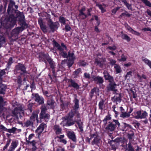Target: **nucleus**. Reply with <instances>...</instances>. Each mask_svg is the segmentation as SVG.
Segmentation results:
<instances>
[{
  "label": "nucleus",
  "mask_w": 151,
  "mask_h": 151,
  "mask_svg": "<svg viewBox=\"0 0 151 151\" xmlns=\"http://www.w3.org/2000/svg\"><path fill=\"white\" fill-rule=\"evenodd\" d=\"M34 136V134H30L29 137V138H28V139H29V140H27V142L28 143H29V142H30L29 141V140L31 139Z\"/></svg>",
  "instance_id": "nucleus-56"
},
{
  "label": "nucleus",
  "mask_w": 151,
  "mask_h": 151,
  "mask_svg": "<svg viewBox=\"0 0 151 151\" xmlns=\"http://www.w3.org/2000/svg\"><path fill=\"white\" fill-rule=\"evenodd\" d=\"M116 84L115 83H111L108 87V89L109 91H112L116 92L117 91L116 89Z\"/></svg>",
  "instance_id": "nucleus-13"
},
{
  "label": "nucleus",
  "mask_w": 151,
  "mask_h": 151,
  "mask_svg": "<svg viewBox=\"0 0 151 151\" xmlns=\"http://www.w3.org/2000/svg\"><path fill=\"white\" fill-rule=\"evenodd\" d=\"M115 128V125L111 123L109 124L106 129H107L109 130L110 131H113L114 130Z\"/></svg>",
  "instance_id": "nucleus-21"
},
{
  "label": "nucleus",
  "mask_w": 151,
  "mask_h": 151,
  "mask_svg": "<svg viewBox=\"0 0 151 151\" xmlns=\"http://www.w3.org/2000/svg\"><path fill=\"white\" fill-rule=\"evenodd\" d=\"M5 42V38L4 37H1L0 38V43L3 44Z\"/></svg>",
  "instance_id": "nucleus-48"
},
{
  "label": "nucleus",
  "mask_w": 151,
  "mask_h": 151,
  "mask_svg": "<svg viewBox=\"0 0 151 151\" xmlns=\"http://www.w3.org/2000/svg\"><path fill=\"white\" fill-rule=\"evenodd\" d=\"M58 24V22H55L53 23L50 20L49 23V27L52 32H53L55 29L57 28Z\"/></svg>",
  "instance_id": "nucleus-10"
},
{
  "label": "nucleus",
  "mask_w": 151,
  "mask_h": 151,
  "mask_svg": "<svg viewBox=\"0 0 151 151\" xmlns=\"http://www.w3.org/2000/svg\"><path fill=\"white\" fill-rule=\"evenodd\" d=\"M116 47L115 46H110L109 47H108V48L109 49V50H114L116 49Z\"/></svg>",
  "instance_id": "nucleus-55"
},
{
  "label": "nucleus",
  "mask_w": 151,
  "mask_h": 151,
  "mask_svg": "<svg viewBox=\"0 0 151 151\" xmlns=\"http://www.w3.org/2000/svg\"><path fill=\"white\" fill-rule=\"evenodd\" d=\"M131 33L137 36H139L140 35V33L138 32H137L136 31L134 30H133Z\"/></svg>",
  "instance_id": "nucleus-53"
},
{
  "label": "nucleus",
  "mask_w": 151,
  "mask_h": 151,
  "mask_svg": "<svg viewBox=\"0 0 151 151\" xmlns=\"http://www.w3.org/2000/svg\"><path fill=\"white\" fill-rule=\"evenodd\" d=\"M93 78L94 81L99 83H102L103 82L102 78L98 76L96 77L93 76Z\"/></svg>",
  "instance_id": "nucleus-20"
},
{
  "label": "nucleus",
  "mask_w": 151,
  "mask_h": 151,
  "mask_svg": "<svg viewBox=\"0 0 151 151\" xmlns=\"http://www.w3.org/2000/svg\"><path fill=\"white\" fill-rule=\"evenodd\" d=\"M47 60L49 62V64L50 65L51 68H53L54 67V62L50 58H47Z\"/></svg>",
  "instance_id": "nucleus-30"
},
{
  "label": "nucleus",
  "mask_w": 151,
  "mask_h": 151,
  "mask_svg": "<svg viewBox=\"0 0 151 151\" xmlns=\"http://www.w3.org/2000/svg\"><path fill=\"white\" fill-rule=\"evenodd\" d=\"M35 119L37 121V122H38V113L37 112H34L32 116L30 117V119L31 120V121L29 120H28L25 123V125L27 127L30 125H32L33 124V122L32 121L35 120Z\"/></svg>",
  "instance_id": "nucleus-3"
},
{
  "label": "nucleus",
  "mask_w": 151,
  "mask_h": 151,
  "mask_svg": "<svg viewBox=\"0 0 151 151\" xmlns=\"http://www.w3.org/2000/svg\"><path fill=\"white\" fill-rule=\"evenodd\" d=\"M60 141L61 142L63 143L64 144H66L67 143L66 141L65 140L63 139H61L60 140Z\"/></svg>",
  "instance_id": "nucleus-64"
},
{
  "label": "nucleus",
  "mask_w": 151,
  "mask_h": 151,
  "mask_svg": "<svg viewBox=\"0 0 151 151\" xmlns=\"http://www.w3.org/2000/svg\"><path fill=\"white\" fill-rule=\"evenodd\" d=\"M132 72L129 71L127 73V75L125 76V78H130L132 76Z\"/></svg>",
  "instance_id": "nucleus-50"
},
{
  "label": "nucleus",
  "mask_w": 151,
  "mask_h": 151,
  "mask_svg": "<svg viewBox=\"0 0 151 151\" xmlns=\"http://www.w3.org/2000/svg\"><path fill=\"white\" fill-rule=\"evenodd\" d=\"M94 19H95L97 21V24L99 26L100 23V22L99 19L98 17L96 15L94 16Z\"/></svg>",
  "instance_id": "nucleus-45"
},
{
  "label": "nucleus",
  "mask_w": 151,
  "mask_h": 151,
  "mask_svg": "<svg viewBox=\"0 0 151 151\" xmlns=\"http://www.w3.org/2000/svg\"><path fill=\"white\" fill-rule=\"evenodd\" d=\"M74 116H76L77 118L79 117V113L75 109L72 110L69 113L68 116L67 117L69 118H72Z\"/></svg>",
  "instance_id": "nucleus-9"
},
{
  "label": "nucleus",
  "mask_w": 151,
  "mask_h": 151,
  "mask_svg": "<svg viewBox=\"0 0 151 151\" xmlns=\"http://www.w3.org/2000/svg\"><path fill=\"white\" fill-rule=\"evenodd\" d=\"M71 86L74 88L78 89L79 88V86L73 81L71 80L70 81Z\"/></svg>",
  "instance_id": "nucleus-27"
},
{
  "label": "nucleus",
  "mask_w": 151,
  "mask_h": 151,
  "mask_svg": "<svg viewBox=\"0 0 151 151\" xmlns=\"http://www.w3.org/2000/svg\"><path fill=\"white\" fill-rule=\"evenodd\" d=\"M23 108L22 107H18L15 108L13 111V114L14 115L17 117H21L22 116L21 114H23Z\"/></svg>",
  "instance_id": "nucleus-4"
},
{
  "label": "nucleus",
  "mask_w": 151,
  "mask_h": 151,
  "mask_svg": "<svg viewBox=\"0 0 151 151\" xmlns=\"http://www.w3.org/2000/svg\"><path fill=\"white\" fill-rule=\"evenodd\" d=\"M65 29L67 31H69L71 29V28L68 25H66L65 26Z\"/></svg>",
  "instance_id": "nucleus-58"
},
{
  "label": "nucleus",
  "mask_w": 151,
  "mask_h": 151,
  "mask_svg": "<svg viewBox=\"0 0 151 151\" xmlns=\"http://www.w3.org/2000/svg\"><path fill=\"white\" fill-rule=\"evenodd\" d=\"M126 150L128 151H134V149L131 145V143L130 142L126 145Z\"/></svg>",
  "instance_id": "nucleus-24"
},
{
  "label": "nucleus",
  "mask_w": 151,
  "mask_h": 151,
  "mask_svg": "<svg viewBox=\"0 0 151 151\" xmlns=\"http://www.w3.org/2000/svg\"><path fill=\"white\" fill-rule=\"evenodd\" d=\"M10 142V140L8 141L7 142L6 145L4 146L3 148V150H4L6 149L8 146H9Z\"/></svg>",
  "instance_id": "nucleus-47"
},
{
  "label": "nucleus",
  "mask_w": 151,
  "mask_h": 151,
  "mask_svg": "<svg viewBox=\"0 0 151 151\" xmlns=\"http://www.w3.org/2000/svg\"><path fill=\"white\" fill-rule=\"evenodd\" d=\"M147 113L146 111H144L142 113H141L140 119L145 118L147 117Z\"/></svg>",
  "instance_id": "nucleus-41"
},
{
  "label": "nucleus",
  "mask_w": 151,
  "mask_h": 151,
  "mask_svg": "<svg viewBox=\"0 0 151 151\" xmlns=\"http://www.w3.org/2000/svg\"><path fill=\"white\" fill-rule=\"evenodd\" d=\"M15 2L12 1H10L9 4V5L7 11L9 12L13 7V6L15 5Z\"/></svg>",
  "instance_id": "nucleus-25"
},
{
  "label": "nucleus",
  "mask_w": 151,
  "mask_h": 151,
  "mask_svg": "<svg viewBox=\"0 0 151 151\" xmlns=\"http://www.w3.org/2000/svg\"><path fill=\"white\" fill-rule=\"evenodd\" d=\"M110 62L111 64H112V65H113L114 64L116 63V61L113 59H111L110 60Z\"/></svg>",
  "instance_id": "nucleus-62"
},
{
  "label": "nucleus",
  "mask_w": 151,
  "mask_h": 151,
  "mask_svg": "<svg viewBox=\"0 0 151 151\" xmlns=\"http://www.w3.org/2000/svg\"><path fill=\"white\" fill-rule=\"evenodd\" d=\"M78 124L79 127L81 131H83V127L81 125V124H80L79 122H78Z\"/></svg>",
  "instance_id": "nucleus-60"
},
{
  "label": "nucleus",
  "mask_w": 151,
  "mask_h": 151,
  "mask_svg": "<svg viewBox=\"0 0 151 151\" xmlns=\"http://www.w3.org/2000/svg\"><path fill=\"white\" fill-rule=\"evenodd\" d=\"M40 27L42 30L44 32H47L46 27L45 26H44V25H42L40 26Z\"/></svg>",
  "instance_id": "nucleus-51"
},
{
  "label": "nucleus",
  "mask_w": 151,
  "mask_h": 151,
  "mask_svg": "<svg viewBox=\"0 0 151 151\" xmlns=\"http://www.w3.org/2000/svg\"><path fill=\"white\" fill-rule=\"evenodd\" d=\"M86 10V9L85 7H83L80 11V14H79V16L80 18L82 19H85L87 17L88 15L86 14L85 13L83 14L82 13L83 11H85Z\"/></svg>",
  "instance_id": "nucleus-14"
},
{
  "label": "nucleus",
  "mask_w": 151,
  "mask_h": 151,
  "mask_svg": "<svg viewBox=\"0 0 151 151\" xmlns=\"http://www.w3.org/2000/svg\"><path fill=\"white\" fill-rule=\"evenodd\" d=\"M104 77L106 80H109L110 82H112L113 81V78L109 75L106 71H104L103 73Z\"/></svg>",
  "instance_id": "nucleus-12"
},
{
  "label": "nucleus",
  "mask_w": 151,
  "mask_h": 151,
  "mask_svg": "<svg viewBox=\"0 0 151 151\" xmlns=\"http://www.w3.org/2000/svg\"><path fill=\"white\" fill-rule=\"evenodd\" d=\"M96 6H98L101 10V13H104L106 12V10L105 9V8L106 7V6L104 4H96Z\"/></svg>",
  "instance_id": "nucleus-17"
},
{
  "label": "nucleus",
  "mask_w": 151,
  "mask_h": 151,
  "mask_svg": "<svg viewBox=\"0 0 151 151\" xmlns=\"http://www.w3.org/2000/svg\"><path fill=\"white\" fill-rule=\"evenodd\" d=\"M142 60L148 65L151 69V61L146 58H143Z\"/></svg>",
  "instance_id": "nucleus-23"
},
{
  "label": "nucleus",
  "mask_w": 151,
  "mask_h": 151,
  "mask_svg": "<svg viewBox=\"0 0 151 151\" xmlns=\"http://www.w3.org/2000/svg\"><path fill=\"white\" fill-rule=\"evenodd\" d=\"M121 37L123 39L126 40L128 41H130V37L126 34H122Z\"/></svg>",
  "instance_id": "nucleus-35"
},
{
  "label": "nucleus",
  "mask_w": 151,
  "mask_h": 151,
  "mask_svg": "<svg viewBox=\"0 0 151 151\" xmlns=\"http://www.w3.org/2000/svg\"><path fill=\"white\" fill-rule=\"evenodd\" d=\"M46 127V125L44 124H41L38 127L36 130V132L40 134L43 131L44 129Z\"/></svg>",
  "instance_id": "nucleus-11"
},
{
  "label": "nucleus",
  "mask_w": 151,
  "mask_h": 151,
  "mask_svg": "<svg viewBox=\"0 0 151 151\" xmlns=\"http://www.w3.org/2000/svg\"><path fill=\"white\" fill-rule=\"evenodd\" d=\"M17 130V128L15 127H13L12 129H7V132L10 133H14Z\"/></svg>",
  "instance_id": "nucleus-36"
},
{
  "label": "nucleus",
  "mask_w": 151,
  "mask_h": 151,
  "mask_svg": "<svg viewBox=\"0 0 151 151\" xmlns=\"http://www.w3.org/2000/svg\"><path fill=\"white\" fill-rule=\"evenodd\" d=\"M114 68L117 73H120L122 71L120 67L118 65H116L114 66Z\"/></svg>",
  "instance_id": "nucleus-31"
},
{
  "label": "nucleus",
  "mask_w": 151,
  "mask_h": 151,
  "mask_svg": "<svg viewBox=\"0 0 151 151\" xmlns=\"http://www.w3.org/2000/svg\"><path fill=\"white\" fill-rule=\"evenodd\" d=\"M74 102L75 105L74 106V109L76 110V109H78V100L76 99H75L74 100Z\"/></svg>",
  "instance_id": "nucleus-33"
},
{
  "label": "nucleus",
  "mask_w": 151,
  "mask_h": 151,
  "mask_svg": "<svg viewBox=\"0 0 151 151\" xmlns=\"http://www.w3.org/2000/svg\"><path fill=\"white\" fill-rule=\"evenodd\" d=\"M125 5L128 8V9H131L132 8L130 4L127 3V4H126V5Z\"/></svg>",
  "instance_id": "nucleus-63"
},
{
  "label": "nucleus",
  "mask_w": 151,
  "mask_h": 151,
  "mask_svg": "<svg viewBox=\"0 0 151 151\" xmlns=\"http://www.w3.org/2000/svg\"><path fill=\"white\" fill-rule=\"evenodd\" d=\"M104 102L103 101H101L99 104V108L101 109L102 110L104 108Z\"/></svg>",
  "instance_id": "nucleus-40"
},
{
  "label": "nucleus",
  "mask_w": 151,
  "mask_h": 151,
  "mask_svg": "<svg viewBox=\"0 0 151 151\" xmlns=\"http://www.w3.org/2000/svg\"><path fill=\"white\" fill-rule=\"evenodd\" d=\"M131 15L128 13L127 12H125L124 13H122L120 16V17H122L124 16H126L129 17Z\"/></svg>",
  "instance_id": "nucleus-39"
},
{
  "label": "nucleus",
  "mask_w": 151,
  "mask_h": 151,
  "mask_svg": "<svg viewBox=\"0 0 151 151\" xmlns=\"http://www.w3.org/2000/svg\"><path fill=\"white\" fill-rule=\"evenodd\" d=\"M77 122L76 120L73 121L72 119V118H68V126H70L73 125L75 122Z\"/></svg>",
  "instance_id": "nucleus-26"
},
{
  "label": "nucleus",
  "mask_w": 151,
  "mask_h": 151,
  "mask_svg": "<svg viewBox=\"0 0 151 151\" xmlns=\"http://www.w3.org/2000/svg\"><path fill=\"white\" fill-rule=\"evenodd\" d=\"M120 8L119 7H117L113 9L112 11V13L114 14L116 13L117 10H118Z\"/></svg>",
  "instance_id": "nucleus-49"
},
{
  "label": "nucleus",
  "mask_w": 151,
  "mask_h": 151,
  "mask_svg": "<svg viewBox=\"0 0 151 151\" xmlns=\"http://www.w3.org/2000/svg\"><path fill=\"white\" fill-rule=\"evenodd\" d=\"M47 105L49 106V107L52 108L54 107V101L52 99H49L47 100Z\"/></svg>",
  "instance_id": "nucleus-22"
},
{
  "label": "nucleus",
  "mask_w": 151,
  "mask_h": 151,
  "mask_svg": "<svg viewBox=\"0 0 151 151\" xmlns=\"http://www.w3.org/2000/svg\"><path fill=\"white\" fill-rule=\"evenodd\" d=\"M81 69L80 68L76 70L73 73V75L75 77H76L81 72Z\"/></svg>",
  "instance_id": "nucleus-37"
},
{
  "label": "nucleus",
  "mask_w": 151,
  "mask_h": 151,
  "mask_svg": "<svg viewBox=\"0 0 151 151\" xmlns=\"http://www.w3.org/2000/svg\"><path fill=\"white\" fill-rule=\"evenodd\" d=\"M17 146V145L15 142H12L11 145V147L9 151H12L14 150Z\"/></svg>",
  "instance_id": "nucleus-28"
},
{
  "label": "nucleus",
  "mask_w": 151,
  "mask_h": 151,
  "mask_svg": "<svg viewBox=\"0 0 151 151\" xmlns=\"http://www.w3.org/2000/svg\"><path fill=\"white\" fill-rule=\"evenodd\" d=\"M6 88L5 85L0 83V94H4Z\"/></svg>",
  "instance_id": "nucleus-18"
},
{
  "label": "nucleus",
  "mask_w": 151,
  "mask_h": 151,
  "mask_svg": "<svg viewBox=\"0 0 151 151\" xmlns=\"http://www.w3.org/2000/svg\"><path fill=\"white\" fill-rule=\"evenodd\" d=\"M41 117L42 118L43 117V115L45 114V111L46 110V108L45 106H43L41 107Z\"/></svg>",
  "instance_id": "nucleus-34"
},
{
  "label": "nucleus",
  "mask_w": 151,
  "mask_h": 151,
  "mask_svg": "<svg viewBox=\"0 0 151 151\" xmlns=\"http://www.w3.org/2000/svg\"><path fill=\"white\" fill-rule=\"evenodd\" d=\"M12 60V58H9L8 63V66L10 65L11 64L13 63Z\"/></svg>",
  "instance_id": "nucleus-52"
},
{
  "label": "nucleus",
  "mask_w": 151,
  "mask_h": 151,
  "mask_svg": "<svg viewBox=\"0 0 151 151\" xmlns=\"http://www.w3.org/2000/svg\"><path fill=\"white\" fill-rule=\"evenodd\" d=\"M68 136L69 138L71 139L73 141H75L76 140L75 135L73 132H68Z\"/></svg>",
  "instance_id": "nucleus-15"
},
{
  "label": "nucleus",
  "mask_w": 151,
  "mask_h": 151,
  "mask_svg": "<svg viewBox=\"0 0 151 151\" xmlns=\"http://www.w3.org/2000/svg\"><path fill=\"white\" fill-rule=\"evenodd\" d=\"M16 69L17 70H21L22 72L21 73V75L23 74L24 76H28L27 73L25 72V68L23 65L20 63L18 64V65L16 66Z\"/></svg>",
  "instance_id": "nucleus-6"
},
{
  "label": "nucleus",
  "mask_w": 151,
  "mask_h": 151,
  "mask_svg": "<svg viewBox=\"0 0 151 151\" xmlns=\"http://www.w3.org/2000/svg\"><path fill=\"white\" fill-rule=\"evenodd\" d=\"M125 27L131 33H132L133 30L131 27L129 26L127 24L125 25Z\"/></svg>",
  "instance_id": "nucleus-46"
},
{
  "label": "nucleus",
  "mask_w": 151,
  "mask_h": 151,
  "mask_svg": "<svg viewBox=\"0 0 151 151\" xmlns=\"http://www.w3.org/2000/svg\"><path fill=\"white\" fill-rule=\"evenodd\" d=\"M62 121L60 123V124L63 127L68 126V118L66 116L63 117L62 118Z\"/></svg>",
  "instance_id": "nucleus-16"
},
{
  "label": "nucleus",
  "mask_w": 151,
  "mask_h": 151,
  "mask_svg": "<svg viewBox=\"0 0 151 151\" xmlns=\"http://www.w3.org/2000/svg\"><path fill=\"white\" fill-rule=\"evenodd\" d=\"M43 117H41V113L40 114V119H44L46 121H48V119L49 118V115L47 114H46L45 112V114L43 115Z\"/></svg>",
  "instance_id": "nucleus-29"
},
{
  "label": "nucleus",
  "mask_w": 151,
  "mask_h": 151,
  "mask_svg": "<svg viewBox=\"0 0 151 151\" xmlns=\"http://www.w3.org/2000/svg\"><path fill=\"white\" fill-rule=\"evenodd\" d=\"M134 114L135 115V117L136 119H140V116L141 114V111H138L136 112H134Z\"/></svg>",
  "instance_id": "nucleus-32"
},
{
  "label": "nucleus",
  "mask_w": 151,
  "mask_h": 151,
  "mask_svg": "<svg viewBox=\"0 0 151 151\" xmlns=\"http://www.w3.org/2000/svg\"><path fill=\"white\" fill-rule=\"evenodd\" d=\"M92 9L91 8L88 9L87 12V15H91V14L90 13V12L92 11Z\"/></svg>",
  "instance_id": "nucleus-57"
},
{
  "label": "nucleus",
  "mask_w": 151,
  "mask_h": 151,
  "mask_svg": "<svg viewBox=\"0 0 151 151\" xmlns=\"http://www.w3.org/2000/svg\"><path fill=\"white\" fill-rule=\"evenodd\" d=\"M33 98L35 101L39 103V104H43L44 102L43 98L42 96H39L37 94H35L34 96L33 97Z\"/></svg>",
  "instance_id": "nucleus-7"
},
{
  "label": "nucleus",
  "mask_w": 151,
  "mask_h": 151,
  "mask_svg": "<svg viewBox=\"0 0 151 151\" xmlns=\"http://www.w3.org/2000/svg\"><path fill=\"white\" fill-rule=\"evenodd\" d=\"M129 116V114L126 112H122L120 115V116L123 118L128 117Z\"/></svg>",
  "instance_id": "nucleus-38"
},
{
  "label": "nucleus",
  "mask_w": 151,
  "mask_h": 151,
  "mask_svg": "<svg viewBox=\"0 0 151 151\" xmlns=\"http://www.w3.org/2000/svg\"><path fill=\"white\" fill-rule=\"evenodd\" d=\"M73 55L74 54L73 53H69L68 54V56L70 57L71 60H73L74 59Z\"/></svg>",
  "instance_id": "nucleus-54"
},
{
  "label": "nucleus",
  "mask_w": 151,
  "mask_h": 151,
  "mask_svg": "<svg viewBox=\"0 0 151 151\" xmlns=\"http://www.w3.org/2000/svg\"><path fill=\"white\" fill-rule=\"evenodd\" d=\"M121 96L120 93H116L114 96L112 98V100L117 104L118 103H119L121 102Z\"/></svg>",
  "instance_id": "nucleus-8"
},
{
  "label": "nucleus",
  "mask_w": 151,
  "mask_h": 151,
  "mask_svg": "<svg viewBox=\"0 0 151 151\" xmlns=\"http://www.w3.org/2000/svg\"><path fill=\"white\" fill-rule=\"evenodd\" d=\"M91 138H93L91 142L92 145H96L98 146H99L101 141L97 134H94L91 135Z\"/></svg>",
  "instance_id": "nucleus-5"
},
{
  "label": "nucleus",
  "mask_w": 151,
  "mask_h": 151,
  "mask_svg": "<svg viewBox=\"0 0 151 151\" xmlns=\"http://www.w3.org/2000/svg\"><path fill=\"white\" fill-rule=\"evenodd\" d=\"M98 25L96 26L95 27L94 30L95 31L98 33L100 31L98 29Z\"/></svg>",
  "instance_id": "nucleus-59"
},
{
  "label": "nucleus",
  "mask_w": 151,
  "mask_h": 151,
  "mask_svg": "<svg viewBox=\"0 0 151 151\" xmlns=\"http://www.w3.org/2000/svg\"><path fill=\"white\" fill-rule=\"evenodd\" d=\"M147 6L151 7V3L147 0H142Z\"/></svg>",
  "instance_id": "nucleus-44"
},
{
  "label": "nucleus",
  "mask_w": 151,
  "mask_h": 151,
  "mask_svg": "<svg viewBox=\"0 0 151 151\" xmlns=\"http://www.w3.org/2000/svg\"><path fill=\"white\" fill-rule=\"evenodd\" d=\"M59 21L61 23H62L64 24L65 23V19L63 17H60Z\"/></svg>",
  "instance_id": "nucleus-42"
},
{
  "label": "nucleus",
  "mask_w": 151,
  "mask_h": 151,
  "mask_svg": "<svg viewBox=\"0 0 151 151\" xmlns=\"http://www.w3.org/2000/svg\"><path fill=\"white\" fill-rule=\"evenodd\" d=\"M38 23L40 26L43 25L42 20L41 19H40L38 20Z\"/></svg>",
  "instance_id": "nucleus-61"
},
{
  "label": "nucleus",
  "mask_w": 151,
  "mask_h": 151,
  "mask_svg": "<svg viewBox=\"0 0 151 151\" xmlns=\"http://www.w3.org/2000/svg\"><path fill=\"white\" fill-rule=\"evenodd\" d=\"M102 61L100 58H98L96 59L95 62L97 64V65H100L101 64V62Z\"/></svg>",
  "instance_id": "nucleus-43"
},
{
  "label": "nucleus",
  "mask_w": 151,
  "mask_h": 151,
  "mask_svg": "<svg viewBox=\"0 0 151 151\" xmlns=\"http://www.w3.org/2000/svg\"><path fill=\"white\" fill-rule=\"evenodd\" d=\"M53 129L56 134H59L61 133L62 129L58 125H55Z\"/></svg>",
  "instance_id": "nucleus-19"
},
{
  "label": "nucleus",
  "mask_w": 151,
  "mask_h": 151,
  "mask_svg": "<svg viewBox=\"0 0 151 151\" xmlns=\"http://www.w3.org/2000/svg\"><path fill=\"white\" fill-rule=\"evenodd\" d=\"M54 46L57 47L58 49L60 51V54L64 58L67 57V53L63 51L64 50L66 49V48L65 46L63 43H62L61 44V46L55 41L54 42Z\"/></svg>",
  "instance_id": "nucleus-2"
},
{
  "label": "nucleus",
  "mask_w": 151,
  "mask_h": 151,
  "mask_svg": "<svg viewBox=\"0 0 151 151\" xmlns=\"http://www.w3.org/2000/svg\"><path fill=\"white\" fill-rule=\"evenodd\" d=\"M16 19L13 16H11L9 19H5L1 23V25L6 28L13 26L15 24Z\"/></svg>",
  "instance_id": "nucleus-1"
}]
</instances>
